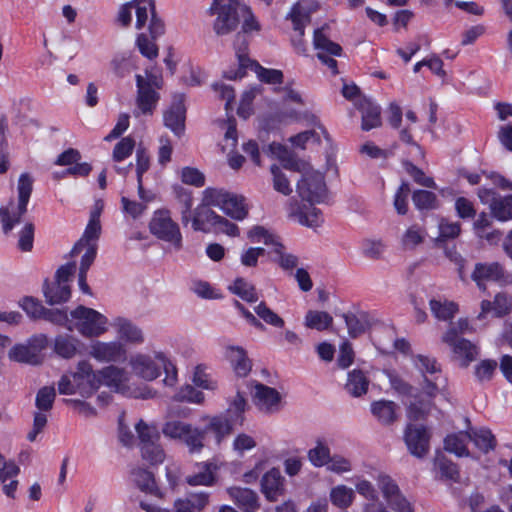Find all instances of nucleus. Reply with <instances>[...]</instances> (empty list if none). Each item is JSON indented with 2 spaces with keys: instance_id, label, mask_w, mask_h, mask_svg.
I'll return each instance as SVG.
<instances>
[{
  "instance_id": "nucleus-43",
  "label": "nucleus",
  "mask_w": 512,
  "mask_h": 512,
  "mask_svg": "<svg viewBox=\"0 0 512 512\" xmlns=\"http://www.w3.org/2000/svg\"><path fill=\"white\" fill-rule=\"evenodd\" d=\"M348 334L351 338H357L365 333L369 327V320L366 314L355 315L353 313L343 314Z\"/></svg>"
},
{
  "instance_id": "nucleus-51",
  "label": "nucleus",
  "mask_w": 512,
  "mask_h": 512,
  "mask_svg": "<svg viewBox=\"0 0 512 512\" xmlns=\"http://www.w3.org/2000/svg\"><path fill=\"white\" fill-rule=\"evenodd\" d=\"M435 465L439 469L441 477L446 480L457 482L460 478L459 470L456 464L443 455H437Z\"/></svg>"
},
{
  "instance_id": "nucleus-17",
  "label": "nucleus",
  "mask_w": 512,
  "mask_h": 512,
  "mask_svg": "<svg viewBox=\"0 0 512 512\" xmlns=\"http://www.w3.org/2000/svg\"><path fill=\"white\" fill-rule=\"evenodd\" d=\"M287 18L291 19L293 23V29L294 31L298 32L299 36L298 39H292V44L298 54H305L306 49L302 37L304 35V29L306 25L310 23V15L299 3H296L291 8Z\"/></svg>"
},
{
  "instance_id": "nucleus-39",
  "label": "nucleus",
  "mask_w": 512,
  "mask_h": 512,
  "mask_svg": "<svg viewBox=\"0 0 512 512\" xmlns=\"http://www.w3.org/2000/svg\"><path fill=\"white\" fill-rule=\"evenodd\" d=\"M482 279L494 281L500 285L512 283V275L507 273L497 262L482 264Z\"/></svg>"
},
{
  "instance_id": "nucleus-49",
  "label": "nucleus",
  "mask_w": 512,
  "mask_h": 512,
  "mask_svg": "<svg viewBox=\"0 0 512 512\" xmlns=\"http://www.w3.org/2000/svg\"><path fill=\"white\" fill-rule=\"evenodd\" d=\"M55 398V388L53 386H44L36 394L35 406L39 412H49L53 408Z\"/></svg>"
},
{
  "instance_id": "nucleus-7",
  "label": "nucleus",
  "mask_w": 512,
  "mask_h": 512,
  "mask_svg": "<svg viewBox=\"0 0 512 512\" xmlns=\"http://www.w3.org/2000/svg\"><path fill=\"white\" fill-rule=\"evenodd\" d=\"M150 232L158 239L170 243L176 251L182 249V234L167 210L154 212L149 223Z\"/></svg>"
},
{
  "instance_id": "nucleus-57",
  "label": "nucleus",
  "mask_w": 512,
  "mask_h": 512,
  "mask_svg": "<svg viewBox=\"0 0 512 512\" xmlns=\"http://www.w3.org/2000/svg\"><path fill=\"white\" fill-rule=\"evenodd\" d=\"M385 250V245L381 240L364 239L361 243L362 254L371 260L381 258Z\"/></svg>"
},
{
  "instance_id": "nucleus-19",
  "label": "nucleus",
  "mask_w": 512,
  "mask_h": 512,
  "mask_svg": "<svg viewBox=\"0 0 512 512\" xmlns=\"http://www.w3.org/2000/svg\"><path fill=\"white\" fill-rule=\"evenodd\" d=\"M224 356L230 362L237 376L246 377L251 371L252 363L243 347L227 345Z\"/></svg>"
},
{
  "instance_id": "nucleus-52",
  "label": "nucleus",
  "mask_w": 512,
  "mask_h": 512,
  "mask_svg": "<svg viewBox=\"0 0 512 512\" xmlns=\"http://www.w3.org/2000/svg\"><path fill=\"white\" fill-rule=\"evenodd\" d=\"M205 435V429L201 430L190 425L182 441L189 447L191 452H199L204 446L203 440Z\"/></svg>"
},
{
  "instance_id": "nucleus-10",
  "label": "nucleus",
  "mask_w": 512,
  "mask_h": 512,
  "mask_svg": "<svg viewBox=\"0 0 512 512\" xmlns=\"http://www.w3.org/2000/svg\"><path fill=\"white\" fill-rule=\"evenodd\" d=\"M326 184L322 173L305 170L297 183V193L303 201L321 203L326 198Z\"/></svg>"
},
{
  "instance_id": "nucleus-8",
  "label": "nucleus",
  "mask_w": 512,
  "mask_h": 512,
  "mask_svg": "<svg viewBox=\"0 0 512 512\" xmlns=\"http://www.w3.org/2000/svg\"><path fill=\"white\" fill-rule=\"evenodd\" d=\"M238 63L239 67L236 70L231 69L225 71L224 76L227 79H241L246 75V70L249 68L256 73L261 82L267 84H281L283 82L284 76L281 70L262 67L258 62L246 57V55L241 52V49L238 50Z\"/></svg>"
},
{
  "instance_id": "nucleus-62",
  "label": "nucleus",
  "mask_w": 512,
  "mask_h": 512,
  "mask_svg": "<svg viewBox=\"0 0 512 512\" xmlns=\"http://www.w3.org/2000/svg\"><path fill=\"white\" fill-rule=\"evenodd\" d=\"M35 226L32 222H26L18 233V247L24 252L33 248Z\"/></svg>"
},
{
  "instance_id": "nucleus-42",
  "label": "nucleus",
  "mask_w": 512,
  "mask_h": 512,
  "mask_svg": "<svg viewBox=\"0 0 512 512\" xmlns=\"http://www.w3.org/2000/svg\"><path fill=\"white\" fill-rule=\"evenodd\" d=\"M438 228L439 234L434 238L435 246H443V244H447L449 240L457 238L461 232L459 223L449 222L446 219L440 220Z\"/></svg>"
},
{
  "instance_id": "nucleus-44",
  "label": "nucleus",
  "mask_w": 512,
  "mask_h": 512,
  "mask_svg": "<svg viewBox=\"0 0 512 512\" xmlns=\"http://www.w3.org/2000/svg\"><path fill=\"white\" fill-rule=\"evenodd\" d=\"M333 323V317L325 311L309 310L305 316V325L310 329L323 331Z\"/></svg>"
},
{
  "instance_id": "nucleus-6",
  "label": "nucleus",
  "mask_w": 512,
  "mask_h": 512,
  "mask_svg": "<svg viewBox=\"0 0 512 512\" xmlns=\"http://www.w3.org/2000/svg\"><path fill=\"white\" fill-rule=\"evenodd\" d=\"M69 331H78L83 337H99L107 331L108 319L95 309L79 305L70 312Z\"/></svg>"
},
{
  "instance_id": "nucleus-15",
  "label": "nucleus",
  "mask_w": 512,
  "mask_h": 512,
  "mask_svg": "<svg viewBox=\"0 0 512 512\" xmlns=\"http://www.w3.org/2000/svg\"><path fill=\"white\" fill-rule=\"evenodd\" d=\"M89 353L91 357L102 363L124 362L127 356L125 346L118 341H96L90 346Z\"/></svg>"
},
{
  "instance_id": "nucleus-55",
  "label": "nucleus",
  "mask_w": 512,
  "mask_h": 512,
  "mask_svg": "<svg viewBox=\"0 0 512 512\" xmlns=\"http://www.w3.org/2000/svg\"><path fill=\"white\" fill-rule=\"evenodd\" d=\"M41 319L54 325L65 327L67 330H69L71 325V317L69 318L67 311L62 309L45 308Z\"/></svg>"
},
{
  "instance_id": "nucleus-21",
  "label": "nucleus",
  "mask_w": 512,
  "mask_h": 512,
  "mask_svg": "<svg viewBox=\"0 0 512 512\" xmlns=\"http://www.w3.org/2000/svg\"><path fill=\"white\" fill-rule=\"evenodd\" d=\"M130 365L133 372L145 380L152 381L160 375V367L148 355L137 354L133 356Z\"/></svg>"
},
{
  "instance_id": "nucleus-27",
  "label": "nucleus",
  "mask_w": 512,
  "mask_h": 512,
  "mask_svg": "<svg viewBox=\"0 0 512 512\" xmlns=\"http://www.w3.org/2000/svg\"><path fill=\"white\" fill-rule=\"evenodd\" d=\"M211 205H207L202 200V204L196 207L193 211L192 217V228L195 231L206 232V224H211L215 226L219 216L215 211L210 209Z\"/></svg>"
},
{
  "instance_id": "nucleus-1",
  "label": "nucleus",
  "mask_w": 512,
  "mask_h": 512,
  "mask_svg": "<svg viewBox=\"0 0 512 512\" xmlns=\"http://www.w3.org/2000/svg\"><path fill=\"white\" fill-rule=\"evenodd\" d=\"M100 386V375L87 360L79 361L75 371L62 375L58 381L60 394H79L84 398L90 397Z\"/></svg>"
},
{
  "instance_id": "nucleus-26",
  "label": "nucleus",
  "mask_w": 512,
  "mask_h": 512,
  "mask_svg": "<svg viewBox=\"0 0 512 512\" xmlns=\"http://www.w3.org/2000/svg\"><path fill=\"white\" fill-rule=\"evenodd\" d=\"M228 493L235 503L245 512H254L258 507L257 494L248 488L232 487Z\"/></svg>"
},
{
  "instance_id": "nucleus-56",
  "label": "nucleus",
  "mask_w": 512,
  "mask_h": 512,
  "mask_svg": "<svg viewBox=\"0 0 512 512\" xmlns=\"http://www.w3.org/2000/svg\"><path fill=\"white\" fill-rule=\"evenodd\" d=\"M273 252L277 255V262L282 269L292 270L297 267L298 257L293 254L286 253L285 247L280 242H275Z\"/></svg>"
},
{
  "instance_id": "nucleus-28",
  "label": "nucleus",
  "mask_w": 512,
  "mask_h": 512,
  "mask_svg": "<svg viewBox=\"0 0 512 512\" xmlns=\"http://www.w3.org/2000/svg\"><path fill=\"white\" fill-rule=\"evenodd\" d=\"M234 428V424H232L224 416L218 414L209 419V423L205 430L206 433L209 431L212 432L214 434L216 444L220 445L226 437L232 434Z\"/></svg>"
},
{
  "instance_id": "nucleus-61",
  "label": "nucleus",
  "mask_w": 512,
  "mask_h": 512,
  "mask_svg": "<svg viewBox=\"0 0 512 512\" xmlns=\"http://www.w3.org/2000/svg\"><path fill=\"white\" fill-rule=\"evenodd\" d=\"M141 453L143 459L151 464H160L164 461L165 454L161 446L157 442H150L141 446Z\"/></svg>"
},
{
  "instance_id": "nucleus-35",
  "label": "nucleus",
  "mask_w": 512,
  "mask_h": 512,
  "mask_svg": "<svg viewBox=\"0 0 512 512\" xmlns=\"http://www.w3.org/2000/svg\"><path fill=\"white\" fill-rule=\"evenodd\" d=\"M101 234V224L100 222L90 220L85 228V231L82 237L77 241L74 245L71 255L74 256L80 253L85 245L89 244H97V240L99 239Z\"/></svg>"
},
{
  "instance_id": "nucleus-13",
  "label": "nucleus",
  "mask_w": 512,
  "mask_h": 512,
  "mask_svg": "<svg viewBox=\"0 0 512 512\" xmlns=\"http://www.w3.org/2000/svg\"><path fill=\"white\" fill-rule=\"evenodd\" d=\"M404 441L411 455L423 458L430 449V433L425 426L407 425L404 432Z\"/></svg>"
},
{
  "instance_id": "nucleus-5",
  "label": "nucleus",
  "mask_w": 512,
  "mask_h": 512,
  "mask_svg": "<svg viewBox=\"0 0 512 512\" xmlns=\"http://www.w3.org/2000/svg\"><path fill=\"white\" fill-rule=\"evenodd\" d=\"M203 201L207 205L219 207L227 216L237 221L245 219L248 215L245 197L224 189L206 188L203 191Z\"/></svg>"
},
{
  "instance_id": "nucleus-63",
  "label": "nucleus",
  "mask_w": 512,
  "mask_h": 512,
  "mask_svg": "<svg viewBox=\"0 0 512 512\" xmlns=\"http://www.w3.org/2000/svg\"><path fill=\"white\" fill-rule=\"evenodd\" d=\"M206 369L207 367L203 364H199L195 367L193 383L200 388L214 390L217 387V383L206 373Z\"/></svg>"
},
{
  "instance_id": "nucleus-9",
  "label": "nucleus",
  "mask_w": 512,
  "mask_h": 512,
  "mask_svg": "<svg viewBox=\"0 0 512 512\" xmlns=\"http://www.w3.org/2000/svg\"><path fill=\"white\" fill-rule=\"evenodd\" d=\"M241 4L225 3L213 0L209 8L210 15H217L213 28L217 35H226L234 31L239 24Z\"/></svg>"
},
{
  "instance_id": "nucleus-12",
  "label": "nucleus",
  "mask_w": 512,
  "mask_h": 512,
  "mask_svg": "<svg viewBox=\"0 0 512 512\" xmlns=\"http://www.w3.org/2000/svg\"><path fill=\"white\" fill-rule=\"evenodd\" d=\"M313 45L317 50L318 59L326 65L335 75L338 73L337 61L331 56H340L342 48L339 44L331 41L324 33V27L314 31Z\"/></svg>"
},
{
  "instance_id": "nucleus-60",
  "label": "nucleus",
  "mask_w": 512,
  "mask_h": 512,
  "mask_svg": "<svg viewBox=\"0 0 512 512\" xmlns=\"http://www.w3.org/2000/svg\"><path fill=\"white\" fill-rule=\"evenodd\" d=\"M134 147L135 140L132 137L122 138L113 149V160L116 162L123 161L132 154Z\"/></svg>"
},
{
  "instance_id": "nucleus-38",
  "label": "nucleus",
  "mask_w": 512,
  "mask_h": 512,
  "mask_svg": "<svg viewBox=\"0 0 512 512\" xmlns=\"http://www.w3.org/2000/svg\"><path fill=\"white\" fill-rule=\"evenodd\" d=\"M472 440L470 434L459 432L448 435L444 440V449L457 456L468 455L466 445Z\"/></svg>"
},
{
  "instance_id": "nucleus-2",
  "label": "nucleus",
  "mask_w": 512,
  "mask_h": 512,
  "mask_svg": "<svg viewBox=\"0 0 512 512\" xmlns=\"http://www.w3.org/2000/svg\"><path fill=\"white\" fill-rule=\"evenodd\" d=\"M475 331L476 329L468 318H459L457 322L450 323L448 329L441 337L442 342L451 348L454 357L461 366H468L475 360L477 355L476 345L461 336Z\"/></svg>"
},
{
  "instance_id": "nucleus-53",
  "label": "nucleus",
  "mask_w": 512,
  "mask_h": 512,
  "mask_svg": "<svg viewBox=\"0 0 512 512\" xmlns=\"http://www.w3.org/2000/svg\"><path fill=\"white\" fill-rule=\"evenodd\" d=\"M270 172L272 174L274 190L285 196L290 195L292 188L287 176L282 172L281 168L274 164L270 167Z\"/></svg>"
},
{
  "instance_id": "nucleus-48",
  "label": "nucleus",
  "mask_w": 512,
  "mask_h": 512,
  "mask_svg": "<svg viewBox=\"0 0 512 512\" xmlns=\"http://www.w3.org/2000/svg\"><path fill=\"white\" fill-rule=\"evenodd\" d=\"M134 8L136 9V28L142 29L148 20V16L153 17L155 10L154 0H133Z\"/></svg>"
},
{
  "instance_id": "nucleus-16",
  "label": "nucleus",
  "mask_w": 512,
  "mask_h": 512,
  "mask_svg": "<svg viewBox=\"0 0 512 512\" xmlns=\"http://www.w3.org/2000/svg\"><path fill=\"white\" fill-rule=\"evenodd\" d=\"M281 396L272 387L258 383L255 386L254 403L264 413H274L280 409Z\"/></svg>"
},
{
  "instance_id": "nucleus-18",
  "label": "nucleus",
  "mask_w": 512,
  "mask_h": 512,
  "mask_svg": "<svg viewBox=\"0 0 512 512\" xmlns=\"http://www.w3.org/2000/svg\"><path fill=\"white\" fill-rule=\"evenodd\" d=\"M284 477L277 468L266 472L261 479V491L271 502H275L284 495Z\"/></svg>"
},
{
  "instance_id": "nucleus-50",
  "label": "nucleus",
  "mask_w": 512,
  "mask_h": 512,
  "mask_svg": "<svg viewBox=\"0 0 512 512\" xmlns=\"http://www.w3.org/2000/svg\"><path fill=\"white\" fill-rule=\"evenodd\" d=\"M9 357L17 362L38 364L39 357L37 354L27 345L18 344L15 345L9 352Z\"/></svg>"
},
{
  "instance_id": "nucleus-36",
  "label": "nucleus",
  "mask_w": 512,
  "mask_h": 512,
  "mask_svg": "<svg viewBox=\"0 0 512 512\" xmlns=\"http://www.w3.org/2000/svg\"><path fill=\"white\" fill-rule=\"evenodd\" d=\"M120 339L133 344L144 342V335L139 327L127 319L119 318L116 322Z\"/></svg>"
},
{
  "instance_id": "nucleus-45",
  "label": "nucleus",
  "mask_w": 512,
  "mask_h": 512,
  "mask_svg": "<svg viewBox=\"0 0 512 512\" xmlns=\"http://www.w3.org/2000/svg\"><path fill=\"white\" fill-rule=\"evenodd\" d=\"M209 497L207 492L191 493L185 499L176 500L174 507L185 505L187 510L200 512L208 505Z\"/></svg>"
},
{
  "instance_id": "nucleus-14",
  "label": "nucleus",
  "mask_w": 512,
  "mask_h": 512,
  "mask_svg": "<svg viewBox=\"0 0 512 512\" xmlns=\"http://www.w3.org/2000/svg\"><path fill=\"white\" fill-rule=\"evenodd\" d=\"M184 101V94H175L171 105L163 112L164 126L177 137H181L185 131L186 108Z\"/></svg>"
},
{
  "instance_id": "nucleus-22",
  "label": "nucleus",
  "mask_w": 512,
  "mask_h": 512,
  "mask_svg": "<svg viewBox=\"0 0 512 512\" xmlns=\"http://www.w3.org/2000/svg\"><path fill=\"white\" fill-rule=\"evenodd\" d=\"M512 312V297L505 292L495 295L493 301H482V318L486 315L503 317Z\"/></svg>"
},
{
  "instance_id": "nucleus-46",
  "label": "nucleus",
  "mask_w": 512,
  "mask_h": 512,
  "mask_svg": "<svg viewBox=\"0 0 512 512\" xmlns=\"http://www.w3.org/2000/svg\"><path fill=\"white\" fill-rule=\"evenodd\" d=\"M229 289L246 302L253 303L259 299L254 285L243 278H237Z\"/></svg>"
},
{
  "instance_id": "nucleus-54",
  "label": "nucleus",
  "mask_w": 512,
  "mask_h": 512,
  "mask_svg": "<svg viewBox=\"0 0 512 512\" xmlns=\"http://www.w3.org/2000/svg\"><path fill=\"white\" fill-rule=\"evenodd\" d=\"M138 438L140 440V447L150 442H158L159 432L155 426L148 425L143 420H140L135 426Z\"/></svg>"
},
{
  "instance_id": "nucleus-4",
  "label": "nucleus",
  "mask_w": 512,
  "mask_h": 512,
  "mask_svg": "<svg viewBox=\"0 0 512 512\" xmlns=\"http://www.w3.org/2000/svg\"><path fill=\"white\" fill-rule=\"evenodd\" d=\"M136 79V109L134 110V116L140 115H153L158 102L160 100V94L158 90L163 87V78L161 75L154 74L148 70L145 71V76L137 74Z\"/></svg>"
},
{
  "instance_id": "nucleus-37",
  "label": "nucleus",
  "mask_w": 512,
  "mask_h": 512,
  "mask_svg": "<svg viewBox=\"0 0 512 512\" xmlns=\"http://www.w3.org/2000/svg\"><path fill=\"white\" fill-rule=\"evenodd\" d=\"M131 475L134 483L141 491L155 496L160 495L151 472L142 468H136L132 471Z\"/></svg>"
},
{
  "instance_id": "nucleus-25",
  "label": "nucleus",
  "mask_w": 512,
  "mask_h": 512,
  "mask_svg": "<svg viewBox=\"0 0 512 512\" xmlns=\"http://www.w3.org/2000/svg\"><path fill=\"white\" fill-rule=\"evenodd\" d=\"M358 108L362 113V130L369 131L381 126V109L378 105L370 100L363 99Z\"/></svg>"
},
{
  "instance_id": "nucleus-30",
  "label": "nucleus",
  "mask_w": 512,
  "mask_h": 512,
  "mask_svg": "<svg viewBox=\"0 0 512 512\" xmlns=\"http://www.w3.org/2000/svg\"><path fill=\"white\" fill-rule=\"evenodd\" d=\"M369 379L360 369H354L348 374L345 389L353 397H360L367 393L369 387Z\"/></svg>"
},
{
  "instance_id": "nucleus-3",
  "label": "nucleus",
  "mask_w": 512,
  "mask_h": 512,
  "mask_svg": "<svg viewBox=\"0 0 512 512\" xmlns=\"http://www.w3.org/2000/svg\"><path fill=\"white\" fill-rule=\"evenodd\" d=\"M32 191L33 178L28 173H22L17 184V203L10 200L7 205L0 208V224L5 235L9 234L26 214Z\"/></svg>"
},
{
  "instance_id": "nucleus-41",
  "label": "nucleus",
  "mask_w": 512,
  "mask_h": 512,
  "mask_svg": "<svg viewBox=\"0 0 512 512\" xmlns=\"http://www.w3.org/2000/svg\"><path fill=\"white\" fill-rule=\"evenodd\" d=\"M101 384L104 383L111 388L119 390L125 381V371L117 366H107L98 371Z\"/></svg>"
},
{
  "instance_id": "nucleus-29",
  "label": "nucleus",
  "mask_w": 512,
  "mask_h": 512,
  "mask_svg": "<svg viewBox=\"0 0 512 512\" xmlns=\"http://www.w3.org/2000/svg\"><path fill=\"white\" fill-rule=\"evenodd\" d=\"M429 306L432 315L439 321H450L459 311L458 304L447 299H431Z\"/></svg>"
},
{
  "instance_id": "nucleus-59",
  "label": "nucleus",
  "mask_w": 512,
  "mask_h": 512,
  "mask_svg": "<svg viewBox=\"0 0 512 512\" xmlns=\"http://www.w3.org/2000/svg\"><path fill=\"white\" fill-rule=\"evenodd\" d=\"M436 199V195L427 190H417L412 195L413 203L419 210L434 209Z\"/></svg>"
},
{
  "instance_id": "nucleus-11",
  "label": "nucleus",
  "mask_w": 512,
  "mask_h": 512,
  "mask_svg": "<svg viewBox=\"0 0 512 512\" xmlns=\"http://www.w3.org/2000/svg\"><path fill=\"white\" fill-rule=\"evenodd\" d=\"M497 445L495 435L488 428L482 427V455H486V459H482V468L488 470L486 478L496 482L500 479L499 466H507V461L498 457L495 453L490 455L491 451H494Z\"/></svg>"
},
{
  "instance_id": "nucleus-34",
  "label": "nucleus",
  "mask_w": 512,
  "mask_h": 512,
  "mask_svg": "<svg viewBox=\"0 0 512 512\" xmlns=\"http://www.w3.org/2000/svg\"><path fill=\"white\" fill-rule=\"evenodd\" d=\"M396 408L397 405L388 400H379L371 404L372 414L383 424H391L396 420Z\"/></svg>"
},
{
  "instance_id": "nucleus-40",
  "label": "nucleus",
  "mask_w": 512,
  "mask_h": 512,
  "mask_svg": "<svg viewBox=\"0 0 512 512\" xmlns=\"http://www.w3.org/2000/svg\"><path fill=\"white\" fill-rule=\"evenodd\" d=\"M426 235L427 233L424 228L413 224L403 233L401 245L404 250H414L425 241Z\"/></svg>"
},
{
  "instance_id": "nucleus-31",
  "label": "nucleus",
  "mask_w": 512,
  "mask_h": 512,
  "mask_svg": "<svg viewBox=\"0 0 512 512\" xmlns=\"http://www.w3.org/2000/svg\"><path fill=\"white\" fill-rule=\"evenodd\" d=\"M290 216L297 219L301 225L307 227H318L323 221L319 209L312 207L309 210H305L297 204L291 206Z\"/></svg>"
},
{
  "instance_id": "nucleus-47",
  "label": "nucleus",
  "mask_w": 512,
  "mask_h": 512,
  "mask_svg": "<svg viewBox=\"0 0 512 512\" xmlns=\"http://www.w3.org/2000/svg\"><path fill=\"white\" fill-rule=\"evenodd\" d=\"M354 497L355 494L353 489L345 485H338L332 488L330 492V500L332 504L342 509L349 507L352 504Z\"/></svg>"
},
{
  "instance_id": "nucleus-64",
  "label": "nucleus",
  "mask_w": 512,
  "mask_h": 512,
  "mask_svg": "<svg viewBox=\"0 0 512 512\" xmlns=\"http://www.w3.org/2000/svg\"><path fill=\"white\" fill-rule=\"evenodd\" d=\"M377 485L381 490L383 497L386 501L390 500L392 497H395L396 494L400 493L398 485L395 481L386 474H379L377 477Z\"/></svg>"
},
{
  "instance_id": "nucleus-24",
  "label": "nucleus",
  "mask_w": 512,
  "mask_h": 512,
  "mask_svg": "<svg viewBox=\"0 0 512 512\" xmlns=\"http://www.w3.org/2000/svg\"><path fill=\"white\" fill-rule=\"evenodd\" d=\"M247 408V402L244 396L238 391L237 394L228 401V408L225 412L221 413L235 426H242L245 421V411Z\"/></svg>"
},
{
  "instance_id": "nucleus-20",
  "label": "nucleus",
  "mask_w": 512,
  "mask_h": 512,
  "mask_svg": "<svg viewBox=\"0 0 512 512\" xmlns=\"http://www.w3.org/2000/svg\"><path fill=\"white\" fill-rule=\"evenodd\" d=\"M81 341L69 334L57 335L53 341V351L63 359H72L81 353Z\"/></svg>"
},
{
  "instance_id": "nucleus-58",
  "label": "nucleus",
  "mask_w": 512,
  "mask_h": 512,
  "mask_svg": "<svg viewBox=\"0 0 512 512\" xmlns=\"http://www.w3.org/2000/svg\"><path fill=\"white\" fill-rule=\"evenodd\" d=\"M308 458L316 467L327 465L330 458V449L328 446L318 441L316 447L309 450Z\"/></svg>"
},
{
  "instance_id": "nucleus-32",
  "label": "nucleus",
  "mask_w": 512,
  "mask_h": 512,
  "mask_svg": "<svg viewBox=\"0 0 512 512\" xmlns=\"http://www.w3.org/2000/svg\"><path fill=\"white\" fill-rule=\"evenodd\" d=\"M491 215L499 221L512 219V195L493 197L489 203Z\"/></svg>"
},
{
  "instance_id": "nucleus-23",
  "label": "nucleus",
  "mask_w": 512,
  "mask_h": 512,
  "mask_svg": "<svg viewBox=\"0 0 512 512\" xmlns=\"http://www.w3.org/2000/svg\"><path fill=\"white\" fill-rule=\"evenodd\" d=\"M43 294L47 304L57 305L65 303L70 299L71 289L68 284L55 280L53 282L46 280L43 284Z\"/></svg>"
},
{
  "instance_id": "nucleus-33",
  "label": "nucleus",
  "mask_w": 512,
  "mask_h": 512,
  "mask_svg": "<svg viewBox=\"0 0 512 512\" xmlns=\"http://www.w3.org/2000/svg\"><path fill=\"white\" fill-rule=\"evenodd\" d=\"M200 470L190 475L186 478V482L191 486H211L215 483V471L217 470V465L211 462L203 463L199 467Z\"/></svg>"
}]
</instances>
